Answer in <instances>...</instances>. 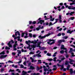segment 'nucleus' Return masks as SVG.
Wrapping results in <instances>:
<instances>
[{"label": "nucleus", "instance_id": "f257e3e1", "mask_svg": "<svg viewBox=\"0 0 75 75\" xmlns=\"http://www.w3.org/2000/svg\"><path fill=\"white\" fill-rule=\"evenodd\" d=\"M51 34L50 33H49V34H47L46 35H45L44 36H42L41 35H39V38H40L41 39H43L44 38H45L46 37H48L49 35H50Z\"/></svg>", "mask_w": 75, "mask_h": 75}, {"label": "nucleus", "instance_id": "f03ea898", "mask_svg": "<svg viewBox=\"0 0 75 75\" xmlns=\"http://www.w3.org/2000/svg\"><path fill=\"white\" fill-rule=\"evenodd\" d=\"M61 50H67V48H65L64 47V45H62V46L61 47Z\"/></svg>", "mask_w": 75, "mask_h": 75}, {"label": "nucleus", "instance_id": "7ed1b4c3", "mask_svg": "<svg viewBox=\"0 0 75 75\" xmlns=\"http://www.w3.org/2000/svg\"><path fill=\"white\" fill-rule=\"evenodd\" d=\"M44 21L42 20H40L38 22V24H40H40H42V23H44Z\"/></svg>", "mask_w": 75, "mask_h": 75}, {"label": "nucleus", "instance_id": "20e7f679", "mask_svg": "<svg viewBox=\"0 0 75 75\" xmlns=\"http://www.w3.org/2000/svg\"><path fill=\"white\" fill-rule=\"evenodd\" d=\"M7 56V55H1L0 57V58H6Z\"/></svg>", "mask_w": 75, "mask_h": 75}, {"label": "nucleus", "instance_id": "39448f33", "mask_svg": "<svg viewBox=\"0 0 75 75\" xmlns=\"http://www.w3.org/2000/svg\"><path fill=\"white\" fill-rule=\"evenodd\" d=\"M8 45L9 46V47L11 48L12 47V45H11V41H9V42L8 43Z\"/></svg>", "mask_w": 75, "mask_h": 75}, {"label": "nucleus", "instance_id": "423d86ee", "mask_svg": "<svg viewBox=\"0 0 75 75\" xmlns=\"http://www.w3.org/2000/svg\"><path fill=\"white\" fill-rule=\"evenodd\" d=\"M17 51H18V57H20V54H21V51L20 50H17Z\"/></svg>", "mask_w": 75, "mask_h": 75}, {"label": "nucleus", "instance_id": "0eeeda50", "mask_svg": "<svg viewBox=\"0 0 75 75\" xmlns=\"http://www.w3.org/2000/svg\"><path fill=\"white\" fill-rule=\"evenodd\" d=\"M27 74V73L26 71H23L22 74V75H25Z\"/></svg>", "mask_w": 75, "mask_h": 75}, {"label": "nucleus", "instance_id": "6e6552de", "mask_svg": "<svg viewBox=\"0 0 75 75\" xmlns=\"http://www.w3.org/2000/svg\"><path fill=\"white\" fill-rule=\"evenodd\" d=\"M39 49L40 50H45V48L44 47H41V46H39Z\"/></svg>", "mask_w": 75, "mask_h": 75}, {"label": "nucleus", "instance_id": "1a4fd4ad", "mask_svg": "<svg viewBox=\"0 0 75 75\" xmlns=\"http://www.w3.org/2000/svg\"><path fill=\"white\" fill-rule=\"evenodd\" d=\"M74 31L73 30H72L71 31V30H69L67 32V33H69V34H71L72 32Z\"/></svg>", "mask_w": 75, "mask_h": 75}, {"label": "nucleus", "instance_id": "9d476101", "mask_svg": "<svg viewBox=\"0 0 75 75\" xmlns=\"http://www.w3.org/2000/svg\"><path fill=\"white\" fill-rule=\"evenodd\" d=\"M55 43V42H52L51 43H50V42H47L48 44H50V45H52V44H54Z\"/></svg>", "mask_w": 75, "mask_h": 75}, {"label": "nucleus", "instance_id": "9b49d317", "mask_svg": "<svg viewBox=\"0 0 75 75\" xmlns=\"http://www.w3.org/2000/svg\"><path fill=\"white\" fill-rule=\"evenodd\" d=\"M70 74H72V73H73V70H72V69H70Z\"/></svg>", "mask_w": 75, "mask_h": 75}, {"label": "nucleus", "instance_id": "f8f14e48", "mask_svg": "<svg viewBox=\"0 0 75 75\" xmlns=\"http://www.w3.org/2000/svg\"><path fill=\"white\" fill-rule=\"evenodd\" d=\"M30 68H31V69H35V67H33L32 66H30Z\"/></svg>", "mask_w": 75, "mask_h": 75}, {"label": "nucleus", "instance_id": "ddd939ff", "mask_svg": "<svg viewBox=\"0 0 75 75\" xmlns=\"http://www.w3.org/2000/svg\"><path fill=\"white\" fill-rule=\"evenodd\" d=\"M70 67H71L70 65H68V66L67 67V68H66V69H67V70H69V68H70Z\"/></svg>", "mask_w": 75, "mask_h": 75}, {"label": "nucleus", "instance_id": "4468645a", "mask_svg": "<svg viewBox=\"0 0 75 75\" xmlns=\"http://www.w3.org/2000/svg\"><path fill=\"white\" fill-rule=\"evenodd\" d=\"M74 13H75V12L73 11V12H71L70 13H69V14L70 15V16H72V14Z\"/></svg>", "mask_w": 75, "mask_h": 75}, {"label": "nucleus", "instance_id": "2eb2a0df", "mask_svg": "<svg viewBox=\"0 0 75 75\" xmlns=\"http://www.w3.org/2000/svg\"><path fill=\"white\" fill-rule=\"evenodd\" d=\"M69 62L66 61L65 63V64L66 65H69Z\"/></svg>", "mask_w": 75, "mask_h": 75}, {"label": "nucleus", "instance_id": "dca6fc26", "mask_svg": "<svg viewBox=\"0 0 75 75\" xmlns=\"http://www.w3.org/2000/svg\"><path fill=\"white\" fill-rule=\"evenodd\" d=\"M41 42H40L38 43L37 47H39L40 46H41L40 45V44H41Z\"/></svg>", "mask_w": 75, "mask_h": 75}, {"label": "nucleus", "instance_id": "f3484780", "mask_svg": "<svg viewBox=\"0 0 75 75\" xmlns=\"http://www.w3.org/2000/svg\"><path fill=\"white\" fill-rule=\"evenodd\" d=\"M30 47L32 48H35V46L34 45H31L30 46Z\"/></svg>", "mask_w": 75, "mask_h": 75}, {"label": "nucleus", "instance_id": "a211bd4d", "mask_svg": "<svg viewBox=\"0 0 75 75\" xmlns=\"http://www.w3.org/2000/svg\"><path fill=\"white\" fill-rule=\"evenodd\" d=\"M69 60H70L69 62H74V60L72 59H69Z\"/></svg>", "mask_w": 75, "mask_h": 75}, {"label": "nucleus", "instance_id": "6ab92c4d", "mask_svg": "<svg viewBox=\"0 0 75 75\" xmlns=\"http://www.w3.org/2000/svg\"><path fill=\"white\" fill-rule=\"evenodd\" d=\"M38 62H39L38 63V64H41V63H42V62H41V60H38Z\"/></svg>", "mask_w": 75, "mask_h": 75}, {"label": "nucleus", "instance_id": "aec40b11", "mask_svg": "<svg viewBox=\"0 0 75 75\" xmlns=\"http://www.w3.org/2000/svg\"><path fill=\"white\" fill-rule=\"evenodd\" d=\"M60 52L61 54H64V50H62L60 51Z\"/></svg>", "mask_w": 75, "mask_h": 75}, {"label": "nucleus", "instance_id": "412c9836", "mask_svg": "<svg viewBox=\"0 0 75 75\" xmlns=\"http://www.w3.org/2000/svg\"><path fill=\"white\" fill-rule=\"evenodd\" d=\"M14 70L10 69L9 71V72H14Z\"/></svg>", "mask_w": 75, "mask_h": 75}, {"label": "nucleus", "instance_id": "4be33fe9", "mask_svg": "<svg viewBox=\"0 0 75 75\" xmlns=\"http://www.w3.org/2000/svg\"><path fill=\"white\" fill-rule=\"evenodd\" d=\"M37 57H41V55L39 54H37Z\"/></svg>", "mask_w": 75, "mask_h": 75}, {"label": "nucleus", "instance_id": "5701e85b", "mask_svg": "<svg viewBox=\"0 0 75 75\" xmlns=\"http://www.w3.org/2000/svg\"><path fill=\"white\" fill-rule=\"evenodd\" d=\"M6 50H10V48H9L8 47L6 46L5 47Z\"/></svg>", "mask_w": 75, "mask_h": 75}, {"label": "nucleus", "instance_id": "b1692460", "mask_svg": "<svg viewBox=\"0 0 75 75\" xmlns=\"http://www.w3.org/2000/svg\"><path fill=\"white\" fill-rule=\"evenodd\" d=\"M64 65H62L61 66V70H62V69H64Z\"/></svg>", "mask_w": 75, "mask_h": 75}, {"label": "nucleus", "instance_id": "393cba45", "mask_svg": "<svg viewBox=\"0 0 75 75\" xmlns=\"http://www.w3.org/2000/svg\"><path fill=\"white\" fill-rule=\"evenodd\" d=\"M36 61H37L36 60H34L33 59L32 60V62H36Z\"/></svg>", "mask_w": 75, "mask_h": 75}, {"label": "nucleus", "instance_id": "a878e982", "mask_svg": "<svg viewBox=\"0 0 75 75\" xmlns=\"http://www.w3.org/2000/svg\"><path fill=\"white\" fill-rule=\"evenodd\" d=\"M57 54V52H55L54 53V54L53 55V57H55L56 56V54Z\"/></svg>", "mask_w": 75, "mask_h": 75}, {"label": "nucleus", "instance_id": "bb28decb", "mask_svg": "<svg viewBox=\"0 0 75 75\" xmlns=\"http://www.w3.org/2000/svg\"><path fill=\"white\" fill-rule=\"evenodd\" d=\"M62 42V40H60L58 41V43L59 44H61Z\"/></svg>", "mask_w": 75, "mask_h": 75}, {"label": "nucleus", "instance_id": "cd10ccee", "mask_svg": "<svg viewBox=\"0 0 75 75\" xmlns=\"http://www.w3.org/2000/svg\"><path fill=\"white\" fill-rule=\"evenodd\" d=\"M47 55H48V56H51V54L50 53H48L47 54Z\"/></svg>", "mask_w": 75, "mask_h": 75}, {"label": "nucleus", "instance_id": "c85d7f7f", "mask_svg": "<svg viewBox=\"0 0 75 75\" xmlns=\"http://www.w3.org/2000/svg\"><path fill=\"white\" fill-rule=\"evenodd\" d=\"M24 34H25V33H22V34L21 37H24Z\"/></svg>", "mask_w": 75, "mask_h": 75}, {"label": "nucleus", "instance_id": "c756f323", "mask_svg": "<svg viewBox=\"0 0 75 75\" xmlns=\"http://www.w3.org/2000/svg\"><path fill=\"white\" fill-rule=\"evenodd\" d=\"M47 71H48L49 70L47 69V68H46L44 69V71H45V72H46Z\"/></svg>", "mask_w": 75, "mask_h": 75}, {"label": "nucleus", "instance_id": "7c9ffc66", "mask_svg": "<svg viewBox=\"0 0 75 75\" xmlns=\"http://www.w3.org/2000/svg\"><path fill=\"white\" fill-rule=\"evenodd\" d=\"M28 45L29 46L26 47V48H27V49H29V48H30V45L29 44H28Z\"/></svg>", "mask_w": 75, "mask_h": 75}, {"label": "nucleus", "instance_id": "2f4dec72", "mask_svg": "<svg viewBox=\"0 0 75 75\" xmlns=\"http://www.w3.org/2000/svg\"><path fill=\"white\" fill-rule=\"evenodd\" d=\"M74 4H75V3H70V6H72V5H74Z\"/></svg>", "mask_w": 75, "mask_h": 75}, {"label": "nucleus", "instance_id": "473e14b6", "mask_svg": "<svg viewBox=\"0 0 75 75\" xmlns=\"http://www.w3.org/2000/svg\"><path fill=\"white\" fill-rule=\"evenodd\" d=\"M71 7H72V6H69L68 7V9H69V10H71Z\"/></svg>", "mask_w": 75, "mask_h": 75}, {"label": "nucleus", "instance_id": "72a5a7b5", "mask_svg": "<svg viewBox=\"0 0 75 75\" xmlns=\"http://www.w3.org/2000/svg\"><path fill=\"white\" fill-rule=\"evenodd\" d=\"M49 26H51V25H52V23L51 22H50L49 23Z\"/></svg>", "mask_w": 75, "mask_h": 75}, {"label": "nucleus", "instance_id": "f704fd0d", "mask_svg": "<svg viewBox=\"0 0 75 75\" xmlns=\"http://www.w3.org/2000/svg\"><path fill=\"white\" fill-rule=\"evenodd\" d=\"M57 69V67H56V68H54L52 69V70H53V71H55V70H56Z\"/></svg>", "mask_w": 75, "mask_h": 75}, {"label": "nucleus", "instance_id": "c9c22d12", "mask_svg": "<svg viewBox=\"0 0 75 75\" xmlns=\"http://www.w3.org/2000/svg\"><path fill=\"white\" fill-rule=\"evenodd\" d=\"M21 68H24V66L23 64L21 65Z\"/></svg>", "mask_w": 75, "mask_h": 75}, {"label": "nucleus", "instance_id": "e433bc0d", "mask_svg": "<svg viewBox=\"0 0 75 75\" xmlns=\"http://www.w3.org/2000/svg\"><path fill=\"white\" fill-rule=\"evenodd\" d=\"M48 61H52L53 59H48Z\"/></svg>", "mask_w": 75, "mask_h": 75}, {"label": "nucleus", "instance_id": "4c0bfd02", "mask_svg": "<svg viewBox=\"0 0 75 75\" xmlns=\"http://www.w3.org/2000/svg\"><path fill=\"white\" fill-rule=\"evenodd\" d=\"M37 71H39V70H40V68H39L38 67H37V68H36Z\"/></svg>", "mask_w": 75, "mask_h": 75}, {"label": "nucleus", "instance_id": "58836bf2", "mask_svg": "<svg viewBox=\"0 0 75 75\" xmlns=\"http://www.w3.org/2000/svg\"><path fill=\"white\" fill-rule=\"evenodd\" d=\"M17 34H18V35L20 36V32H18V31H17Z\"/></svg>", "mask_w": 75, "mask_h": 75}, {"label": "nucleus", "instance_id": "ea45409f", "mask_svg": "<svg viewBox=\"0 0 75 75\" xmlns=\"http://www.w3.org/2000/svg\"><path fill=\"white\" fill-rule=\"evenodd\" d=\"M59 19H62V17L61 16V15H59Z\"/></svg>", "mask_w": 75, "mask_h": 75}, {"label": "nucleus", "instance_id": "a19ab883", "mask_svg": "<svg viewBox=\"0 0 75 75\" xmlns=\"http://www.w3.org/2000/svg\"><path fill=\"white\" fill-rule=\"evenodd\" d=\"M50 42H51V41H54V40L52 39V40H51L50 39L49 40Z\"/></svg>", "mask_w": 75, "mask_h": 75}, {"label": "nucleus", "instance_id": "79ce46f5", "mask_svg": "<svg viewBox=\"0 0 75 75\" xmlns=\"http://www.w3.org/2000/svg\"><path fill=\"white\" fill-rule=\"evenodd\" d=\"M37 41L36 40H34V44H37Z\"/></svg>", "mask_w": 75, "mask_h": 75}, {"label": "nucleus", "instance_id": "37998d69", "mask_svg": "<svg viewBox=\"0 0 75 75\" xmlns=\"http://www.w3.org/2000/svg\"><path fill=\"white\" fill-rule=\"evenodd\" d=\"M56 59H57V57H55L54 58L53 61L55 62L56 61Z\"/></svg>", "mask_w": 75, "mask_h": 75}, {"label": "nucleus", "instance_id": "c03bdc74", "mask_svg": "<svg viewBox=\"0 0 75 75\" xmlns=\"http://www.w3.org/2000/svg\"><path fill=\"white\" fill-rule=\"evenodd\" d=\"M44 17L45 19H50V18H47V16H45Z\"/></svg>", "mask_w": 75, "mask_h": 75}, {"label": "nucleus", "instance_id": "a18cd8bd", "mask_svg": "<svg viewBox=\"0 0 75 75\" xmlns=\"http://www.w3.org/2000/svg\"><path fill=\"white\" fill-rule=\"evenodd\" d=\"M65 8V7H64V6H62V7L61 8V9H64Z\"/></svg>", "mask_w": 75, "mask_h": 75}, {"label": "nucleus", "instance_id": "49530a36", "mask_svg": "<svg viewBox=\"0 0 75 75\" xmlns=\"http://www.w3.org/2000/svg\"><path fill=\"white\" fill-rule=\"evenodd\" d=\"M59 5H60V6H62V5H63V3H60L59 4Z\"/></svg>", "mask_w": 75, "mask_h": 75}, {"label": "nucleus", "instance_id": "de8ad7c7", "mask_svg": "<svg viewBox=\"0 0 75 75\" xmlns=\"http://www.w3.org/2000/svg\"><path fill=\"white\" fill-rule=\"evenodd\" d=\"M74 52H72L71 53V55H72V57H75V55H74Z\"/></svg>", "mask_w": 75, "mask_h": 75}, {"label": "nucleus", "instance_id": "09e8293b", "mask_svg": "<svg viewBox=\"0 0 75 75\" xmlns=\"http://www.w3.org/2000/svg\"><path fill=\"white\" fill-rule=\"evenodd\" d=\"M74 18H75V17H70L69 19H74Z\"/></svg>", "mask_w": 75, "mask_h": 75}, {"label": "nucleus", "instance_id": "8fccbe9b", "mask_svg": "<svg viewBox=\"0 0 75 75\" xmlns=\"http://www.w3.org/2000/svg\"><path fill=\"white\" fill-rule=\"evenodd\" d=\"M68 36H64V38H65V40H66V39H67V38H68Z\"/></svg>", "mask_w": 75, "mask_h": 75}, {"label": "nucleus", "instance_id": "3c124183", "mask_svg": "<svg viewBox=\"0 0 75 75\" xmlns=\"http://www.w3.org/2000/svg\"><path fill=\"white\" fill-rule=\"evenodd\" d=\"M66 58H68V57H69V55L67 54H66Z\"/></svg>", "mask_w": 75, "mask_h": 75}, {"label": "nucleus", "instance_id": "603ef678", "mask_svg": "<svg viewBox=\"0 0 75 75\" xmlns=\"http://www.w3.org/2000/svg\"><path fill=\"white\" fill-rule=\"evenodd\" d=\"M29 35L30 37H33V36L32 35V34H31V33H30Z\"/></svg>", "mask_w": 75, "mask_h": 75}, {"label": "nucleus", "instance_id": "864d4df0", "mask_svg": "<svg viewBox=\"0 0 75 75\" xmlns=\"http://www.w3.org/2000/svg\"><path fill=\"white\" fill-rule=\"evenodd\" d=\"M71 10H75V7L71 8Z\"/></svg>", "mask_w": 75, "mask_h": 75}, {"label": "nucleus", "instance_id": "5fc2aeb1", "mask_svg": "<svg viewBox=\"0 0 75 75\" xmlns=\"http://www.w3.org/2000/svg\"><path fill=\"white\" fill-rule=\"evenodd\" d=\"M36 30L38 31V30H40V28H36Z\"/></svg>", "mask_w": 75, "mask_h": 75}, {"label": "nucleus", "instance_id": "6e6d98bb", "mask_svg": "<svg viewBox=\"0 0 75 75\" xmlns=\"http://www.w3.org/2000/svg\"><path fill=\"white\" fill-rule=\"evenodd\" d=\"M11 43L13 44V43H14V41H13V40H11Z\"/></svg>", "mask_w": 75, "mask_h": 75}, {"label": "nucleus", "instance_id": "4d7b16f0", "mask_svg": "<svg viewBox=\"0 0 75 75\" xmlns=\"http://www.w3.org/2000/svg\"><path fill=\"white\" fill-rule=\"evenodd\" d=\"M1 52L2 53V54H3V55H4V54H5V53L4 52V51H3Z\"/></svg>", "mask_w": 75, "mask_h": 75}, {"label": "nucleus", "instance_id": "13d9d810", "mask_svg": "<svg viewBox=\"0 0 75 75\" xmlns=\"http://www.w3.org/2000/svg\"><path fill=\"white\" fill-rule=\"evenodd\" d=\"M17 45H16V44H15L13 46V48H16V46Z\"/></svg>", "mask_w": 75, "mask_h": 75}, {"label": "nucleus", "instance_id": "bf43d9fd", "mask_svg": "<svg viewBox=\"0 0 75 75\" xmlns=\"http://www.w3.org/2000/svg\"><path fill=\"white\" fill-rule=\"evenodd\" d=\"M61 34L59 33L57 35V36H61Z\"/></svg>", "mask_w": 75, "mask_h": 75}, {"label": "nucleus", "instance_id": "052dcab7", "mask_svg": "<svg viewBox=\"0 0 75 75\" xmlns=\"http://www.w3.org/2000/svg\"><path fill=\"white\" fill-rule=\"evenodd\" d=\"M8 62H10L11 63H13V62H11L10 60H9V61Z\"/></svg>", "mask_w": 75, "mask_h": 75}, {"label": "nucleus", "instance_id": "680f3d73", "mask_svg": "<svg viewBox=\"0 0 75 75\" xmlns=\"http://www.w3.org/2000/svg\"><path fill=\"white\" fill-rule=\"evenodd\" d=\"M34 28V27H33V26H31L30 27V28L31 29H33V28Z\"/></svg>", "mask_w": 75, "mask_h": 75}, {"label": "nucleus", "instance_id": "e2e57ef3", "mask_svg": "<svg viewBox=\"0 0 75 75\" xmlns=\"http://www.w3.org/2000/svg\"><path fill=\"white\" fill-rule=\"evenodd\" d=\"M12 55H16V53L13 52L12 53Z\"/></svg>", "mask_w": 75, "mask_h": 75}, {"label": "nucleus", "instance_id": "0e129e2a", "mask_svg": "<svg viewBox=\"0 0 75 75\" xmlns=\"http://www.w3.org/2000/svg\"><path fill=\"white\" fill-rule=\"evenodd\" d=\"M34 54V52H30L29 53L30 54Z\"/></svg>", "mask_w": 75, "mask_h": 75}, {"label": "nucleus", "instance_id": "69168bd1", "mask_svg": "<svg viewBox=\"0 0 75 75\" xmlns=\"http://www.w3.org/2000/svg\"><path fill=\"white\" fill-rule=\"evenodd\" d=\"M37 54H34L33 55V57H37Z\"/></svg>", "mask_w": 75, "mask_h": 75}, {"label": "nucleus", "instance_id": "338daca9", "mask_svg": "<svg viewBox=\"0 0 75 75\" xmlns=\"http://www.w3.org/2000/svg\"><path fill=\"white\" fill-rule=\"evenodd\" d=\"M32 71L31 70H30L28 71V73H30Z\"/></svg>", "mask_w": 75, "mask_h": 75}, {"label": "nucleus", "instance_id": "774afa93", "mask_svg": "<svg viewBox=\"0 0 75 75\" xmlns=\"http://www.w3.org/2000/svg\"><path fill=\"white\" fill-rule=\"evenodd\" d=\"M1 72H3V71H4V69H1Z\"/></svg>", "mask_w": 75, "mask_h": 75}]
</instances>
